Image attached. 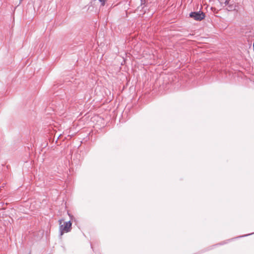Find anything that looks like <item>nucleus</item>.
<instances>
[{"label": "nucleus", "mask_w": 254, "mask_h": 254, "mask_svg": "<svg viewBox=\"0 0 254 254\" xmlns=\"http://www.w3.org/2000/svg\"><path fill=\"white\" fill-rule=\"evenodd\" d=\"M64 220L61 219L59 220L60 230L61 232V235H63L64 233H67L69 232L71 229V223L70 221L64 222L63 224H62Z\"/></svg>", "instance_id": "f257e3e1"}, {"label": "nucleus", "mask_w": 254, "mask_h": 254, "mask_svg": "<svg viewBox=\"0 0 254 254\" xmlns=\"http://www.w3.org/2000/svg\"><path fill=\"white\" fill-rule=\"evenodd\" d=\"M190 16L195 20L200 21L205 18V14L201 11L192 12L190 14Z\"/></svg>", "instance_id": "f03ea898"}, {"label": "nucleus", "mask_w": 254, "mask_h": 254, "mask_svg": "<svg viewBox=\"0 0 254 254\" xmlns=\"http://www.w3.org/2000/svg\"><path fill=\"white\" fill-rule=\"evenodd\" d=\"M101 2V5H104L105 4V0H99Z\"/></svg>", "instance_id": "7ed1b4c3"}, {"label": "nucleus", "mask_w": 254, "mask_h": 254, "mask_svg": "<svg viewBox=\"0 0 254 254\" xmlns=\"http://www.w3.org/2000/svg\"><path fill=\"white\" fill-rule=\"evenodd\" d=\"M225 3H226V4H227V3H228V2H227V0H226V1H225Z\"/></svg>", "instance_id": "20e7f679"}, {"label": "nucleus", "mask_w": 254, "mask_h": 254, "mask_svg": "<svg viewBox=\"0 0 254 254\" xmlns=\"http://www.w3.org/2000/svg\"><path fill=\"white\" fill-rule=\"evenodd\" d=\"M5 204H6V205H7V204H8V203H7V202H5Z\"/></svg>", "instance_id": "39448f33"}]
</instances>
